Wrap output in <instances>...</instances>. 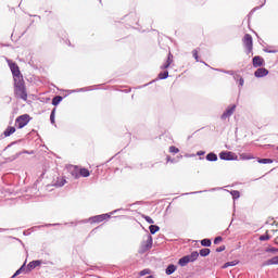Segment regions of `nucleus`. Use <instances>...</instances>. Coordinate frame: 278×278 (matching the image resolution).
<instances>
[{
  "label": "nucleus",
  "instance_id": "28",
  "mask_svg": "<svg viewBox=\"0 0 278 278\" xmlns=\"http://www.w3.org/2000/svg\"><path fill=\"white\" fill-rule=\"evenodd\" d=\"M202 247H212V240L210 239H203L201 240Z\"/></svg>",
  "mask_w": 278,
  "mask_h": 278
},
{
  "label": "nucleus",
  "instance_id": "25",
  "mask_svg": "<svg viewBox=\"0 0 278 278\" xmlns=\"http://www.w3.org/2000/svg\"><path fill=\"white\" fill-rule=\"evenodd\" d=\"M229 266H238V261L227 262L222 266V268H229Z\"/></svg>",
  "mask_w": 278,
  "mask_h": 278
},
{
  "label": "nucleus",
  "instance_id": "6",
  "mask_svg": "<svg viewBox=\"0 0 278 278\" xmlns=\"http://www.w3.org/2000/svg\"><path fill=\"white\" fill-rule=\"evenodd\" d=\"M219 160H225L226 162L238 161V154L231 151H223L219 153Z\"/></svg>",
  "mask_w": 278,
  "mask_h": 278
},
{
  "label": "nucleus",
  "instance_id": "45",
  "mask_svg": "<svg viewBox=\"0 0 278 278\" xmlns=\"http://www.w3.org/2000/svg\"><path fill=\"white\" fill-rule=\"evenodd\" d=\"M18 155H21V152L16 154V157H18Z\"/></svg>",
  "mask_w": 278,
  "mask_h": 278
},
{
  "label": "nucleus",
  "instance_id": "44",
  "mask_svg": "<svg viewBox=\"0 0 278 278\" xmlns=\"http://www.w3.org/2000/svg\"><path fill=\"white\" fill-rule=\"evenodd\" d=\"M147 278H155V277H153V276L150 275V276H148Z\"/></svg>",
  "mask_w": 278,
  "mask_h": 278
},
{
  "label": "nucleus",
  "instance_id": "15",
  "mask_svg": "<svg viewBox=\"0 0 278 278\" xmlns=\"http://www.w3.org/2000/svg\"><path fill=\"white\" fill-rule=\"evenodd\" d=\"M207 162H218V155L216 153L211 152L206 155Z\"/></svg>",
  "mask_w": 278,
  "mask_h": 278
},
{
  "label": "nucleus",
  "instance_id": "16",
  "mask_svg": "<svg viewBox=\"0 0 278 278\" xmlns=\"http://www.w3.org/2000/svg\"><path fill=\"white\" fill-rule=\"evenodd\" d=\"M175 270H177V266L170 264L167 266V268L165 269V274L166 275H173V273H175Z\"/></svg>",
  "mask_w": 278,
  "mask_h": 278
},
{
  "label": "nucleus",
  "instance_id": "32",
  "mask_svg": "<svg viewBox=\"0 0 278 278\" xmlns=\"http://www.w3.org/2000/svg\"><path fill=\"white\" fill-rule=\"evenodd\" d=\"M143 218L146 222L149 223V225H153L155 222L153 220V218H151L150 216L148 215H143Z\"/></svg>",
  "mask_w": 278,
  "mask_h": 278
},
{
  "label": "nucleus",
  "instance_id": "19",
  "mask_svg": "<svg viewBox=\"0 0 278 278\" xmlns=\"http://www.w3.org/2000/svg\"><path fill=\"white\" fill-rule=\"evenodd\" d=\"M211 252L212 251L210 249L204 248V249L200 250L199 255H201V257H207V255H210Z\"/></svg>",
  "mask_w": 278,
  "mask_h": 278
},
{
  "label": "nucleus",
  "instance_id": "1",
  "mask_svg": "<svg viewBox=\"0 0 278 278\" xmlns=\"http://www.w3.org/2000/svg\"><path fill=\"white\" fill-rule=\"evenodd\" d=\"M14 94L16 99L27 101V89L25 88V80L23 78L20 80H14Z\"/></svg>",
  "mask_w": 278,
  "mask_h": 278
},
{
  "label": "nucleus",
  "instance_id": "11",
  "mask_svg": "<svg viewBox=\"0 0 278 278\" xmlns=\"http://www.w3.org/2000/svg\"><path fill=\"white\" fill-rule=\"evenodd\" d=\"M266 75H268V70L261 67L258 70L255 71L254 76L255 77H266Z\"/></svg>",
  "mask_w": 278,
  "mask_h": 278
},
{
  "label": "nucleus",
  "instance_id": "36",
  "mask_svg": "<svg viewBox=\"0 0 278 278\" xmlns=\"http://www.w3.org/2000/svg\"><path fill=\"white\" fill-rule=\"evenodd\" d=\"M144 275H151V269H143L140 271L141 277H144Z\"/></svg>",
  "mask_w": 278,
  "mask_h": 278
},
{
  "label": "nucleus",
  "instance_id": "26",
  "mask_svg": "<svg viewBox=\"0 0 278 278\" xmlns=\"http://www.w3.org/2000/svg\"><path fill=\"white\" fill-rule=\"evenodd\" d=\"M258 164H273V159H258Z\"/></svg>",
  "mask_w": 278,
  "mask_h": 278
},
{
  "label": "nucleus",
  "instance_id": "10",
  "mask_svg": "<svg viewBox=\"0 0 278 278\" xmlns=\"http://www.w3.org/2000/svg\"><path fill=\"white\" fill-rule=\"evenodd\" d=\"M170 64H173V53L169 52L166 62L161 65V71H166L170 67Z\"/></svg>",
  "mask_w": 278,
  "mask_h": 278
},
{
  "label": "nucleus",
  "instance_id": "17",
  "mask_svg": "<svg viewBox=\"0 0 278 278\" xmlns=\"http://www.w3.org/2000/svg\"><path fill=\"white\" fill-rule=\"evenodd\" d=\"M16 131V128L15 127H8L5 130H4V136L5 138L12 136V134H14Z\"/></svg>",
  "mask_w": 278,
  "mask_h": 278
},
{
  "label": "nucleus",
  "instance_id": "31",
  "mask_svg": "<svg viewBox=\"0 0 278 278\" xmlns=\"http://www.w3.org/2000/svg\"><path fill=\"white\" fill-rule=\"evenodd\" d=\"M230 194H231L232 199H240V191H238V190H232L230 192Z\"/></svg>",
  "mask_w": 278,
  "mask_h": 278
},
{
  "label": "nucleus",
  "instance_id": "33",
  "mask_svg": "<svg viewBox=\"0 0 278 278\" xmlns=\"http://www.w3.org/2000/svg\"><path fill=\"white\" fill-rule=\"evenodd\" d=\"M192 55H193L194 60H195L197 62H199V49H194V50L192 51Z\"/></svg>",
  "mask_w": 278,
  "mask_h": 278
},
{
  "label": "nucleus",
  "instance_id": "34",
  "mask_svg": "<svg viewBox=\"0 0 278 278\" xmlns=\"http://www.w3.org/2000/svg\"><path fill=\"white\" fill-rule=\"evenodd\" d=\"M169 153H179V148H177L175 146H170L169 147Z\"/></svg>",
  "mask_w": 278,
  "mask_h": 278
},
{
  "label": "nucleus",
  "instance_id": "30",
  "mask_svg": "<svg viewBox=\"0 0 278 278\" xmlns=\"http://www.w3.org/2000/svg\"><path fill=\"white\" fill-rule=\"evenodd\" d=\"M159 79H168V71L161 72L159 74Z\"/></svg>",
  "mask_w": 278,
  "mask_h": 278
},
{
  "label": "nucleus",
  "instance_id": "41",
  "mask_svg": "<svg viewBox=\"0 0 278 278\" xmlns=\"http://www.w3.org/2000/svg\"><path fill=\"white\" fill-rule=\"evenodd\" d=\"M227 75H233V71H226Z\"/></svg>",
  "mask_w": 278,
  "mask_h": 278
},
{
  "label": "nucleus",
  "instance_id": "20",
  "mask_svg": "<svg viewBox=\"0 0 278 278\" xmlns=\"http://www.w3.org/2000/svg\"><path fill=\"white\" fill-rule=\"evenodd\" d=\"M239 79V86L242 88V86H244V78H242L240 75L236 74L233 75V80L238 81Z\"/></svg>",
  "mask_w": 278,
  "mask_h": 278
},
{
  "label": "nucleus",
  "instance_id": "2",
  "mask_svg": "<svg viewBox=\"0 0 278 278\" xmlns=\"http://www.w3.org/2000/svg\"><path fill=\"white\" fill-rule=\"evenodd\" d=\"M197 260H199V252L193 251L191 252V254L185 255L181 258H179L178 264L179 266L184 267L188 266V264L192 262H197Z\"/></svg>",
  "mask_w": 278,
  "mask_h": 278
},
{
  "label": "nucleus",
  "instance_id": "43",
  "mask_svg": "<svg viewBox=\"0 0 278 278\" xmlns=\"http://www.w3.org/2000/svg\"><path fill=\"white\" fill-rule=\"evenodd\" d=\"M268 53H275V51L269 50Z\"/></svg>",
  "mask_w": 278,
  "mask_h": 278
},
{
  "label": "nucleus",
  "instance_id": "40",
  "mask_svg": "<svg viewBox=\"0 0 278 278\" xmlns=\"http://www.w3.org/2000/svg\"><path fill=\"white\" fill-rule=\"evenodd\" d=\"M197 155H205V151H199L197 152Z\"/></svg>",
  "mask_w": 278,
  "mask_h": 278
},
{
  "label": "nucleus",
  "instance_id": "38",
  "mask_svg": "<svg viewBox=\"0 0 278 278\" xmlns=\"http://www.w3.org/2000/svg\"><path fill=\"white\" fill-rule=\"evenodd\" d=\"M220 242H223V237H216L214 239V244H220Z\"/></svg>",
  "mask_w": 278,
  "mask_h": 278
},
{
  "label": "nucleus",
  "instance_id": "14",
  "mask_svg": "<svg viewBox=\"0 0 278 278\" xmlns=\"http://www.w3.org/2000/svg\"><path fill=\"white\" fill-rule=\"evenodd\" d=\"M278 264V256H274L263 263V266H273Z\"/></svg>",
  "mask_w": 278,
  "mask_h": 278
},
{
  "label": "nucleus",
  "instance_id": "18",
  "mask_svg": "<svg viewBox=\"0 0 278 278\" xmlns=\"http://www.w3.org/2000/svg\"><path fill=\"white\" fill-rule=\"evenodd\" d=\"M70 170H71L73 177H75L76 179H77V177H79V170L77 169V166H73V165H72V166L70 167Z\"/></svg>",
  "mask_w": 278,
  "mask_h": 278
},
{
  "label": "nucleus",
  "instance_id": "37",
  "mask_svg": "<svg viewBox=\"0 0 278 278\" xmlns=\"http://www.w3.org/2000/svg\"><path fill=\"white\" fill-rule=\"evenodd\" d=\"M260 240H261V242H264V241H266V240H270V236H268V235H263V236L260 237Z\"/></svg>",
  "mask_w": 278,
  "mask_h": 278
},
{
  "label": "nucleus",
  "instance_id": "21",
  "mask_svg": "<svg viewBox=\"0 0 278 278\" xmlns=\"http://www.w3.org/2000/svg\"><path fill=\"white\" fill-rule=\"evenodd\" d=\"M62 96H55L53 99H52V105H60V103H62Z\"/></svg>",
  "mask_w": 278,
  "mask_h": 278
},
{
  "label": "nucleus",
  "instance_id": "22",
  "mask_svg": "<svg viewBox=\"0 0 278 278\" xmlns=\"http://www.w3.org/2000/svg\"><path fill=\"white\" fill-rule=\"evenodd\" d=\"M79 175L80 177H90V170H88L87 168H80Z\"/></svg>",
  "mask_w": 278,
  "mask_h": 278
},
{
  "label": "nucleus",
  "instance_id": "12",
  "mask_svg": "<svg viewBox=\"0 0 278 278\" xmlns=\"http://www.w3.org/2000/svg\"><path fill=\"white\" fill-rule=\"evenodd\" d=\"M252 62H253V67L257 68L258 66H263L264 59H262V56H254Z\"/></svg>",
  "mask_w": 278,
  "mask_h": 278
},
{
  "label": "nucleus",
  "instance_id": "23",
  "mask_svg": "<svg viewBox=\"0 0 278 278\" xmlns=\"http://www.w3.org/2000/svg\"><path fill=\"white\" fill-rule=\"evenodd\" d=\"M149 229H150V233H152V236H153V235L157 233V231H160V226L151 225V226H149Z\"/></svg>",
  "mask_w": 278,
  "mask_h": 278
},
{
  "label": "nucleus",
  "instance_id": "3",
  "mask_svg": "<svg viewBox=\"0 0 278 278\" xmlns=\"http://www.w3.org/2000/svg\"><path fill=\"white\" fill-rule=\"evenodd\" d=\"M152 248H153V237L151 235H148L147 240L141 242V245L139 248L140 255H143V253H147V251H151Z\"/></svg>",
  "mask_w": 278,
  "mask_h": 278
},
{
  "label": "nucleus",
  "instance_id": "27",
  "mask_svg": "<svg viewBox=\"0 0 278 278\" xmlns=\"http://www.w3.org/2000/svg\"><path fill=\"white\" fill-rule=\"evenodd\" d=\"M50 122H51V125H55V109H53L51 111V114H50Z\"/></svg>",
  "mask_w": 278,
  "mask_h": 278
},
{
  "label": "nucleus",
  "instance_id": "4",
  "mask_svg": "<svg viewBox=\"0 0 278 278\" xmlns=\"http://www.w3.org/2000/svg\"><path fill=\"white\" fill-rule=\"evenodd\" d=\"M243 45L245 47V53L249 55L253 53V37L250 34H245L243 37Z\"/></svg>",
  "mask_w": 278,
  "mask_h": 278
},
{
  "label": "nucleus",
  "instance_id": "29",
  "mask_svg": "<svg viewBox=\"0 0 278 278\" xmlns=\"http://www.w3.org/2000/svg\"><path fill=\"white\" fill-rule=\"evenodd\" d=\"M24 270H25V264L22 265L21 268H18L11 278L18 277V275H21V273H23Z\"/></svg>",
  "mask_w": 278,
  "mask_h": 278
},
{
  "label": "nucleus",
  "instance_id": "8",
  "mask_svg": "<svg viewBox=\"0 0 278 278\" xmlns=\"http://www.w3.org/2000/svg\"><path fill=\"white\" fill-rule=\"evenodd\" d=\"M233 112H236V104H232L226 109V111L220 116L222 121H227V118H229Z\"/></svg>",
  "mask_w": 278,
  "mask_h": 278
},
{
  "label": "nucleus",
  "instance_id": "7",
  "mask_svg": "<svg viewBox=\"0 0 278 278\" xmlns=\"http://www.w3.org/2000/svg\"><path fill=\"white\" fill-rule=\"evenodd\" d=\"M30 121V117L28 114H24L18 116L15 119V125H17L18 129H23V127H25Z\"/></svg>",
  "mask_w": 278,
  "mask_h": 278
},
{
  "label": "nucleus",
  "instance_id": "9",
  "mask_svg": "<svg viewBox=\"0 0 278 278\" xmlns=\"http://www.w3.org/2000/svg\"><path fill=\"white\" fill-rule=\"evenodd\" d=\"M105 218H110V215H108V214L96 215L90 218V222L91 223H103V220H105Z\"/></svg>",
  "mask_w": 278,
  "mask_h": 278
},
{
  "label": "nucleus",
  "instance_id": "5",
  "mask_svg": "<svg viewBox=\"0 0 278 278\" xmlns=\"http://www.w3.org/2000/svg\"><path fill=\"white\" fill-rule=\"evenodd\" d=\"M9 66L11 68L14 81L23 79V75L21 74V70L18 68V65L16 63L9 62Z\"/></svg>",
  "mask_w": 278,
  "mask_h": 278
},
{
  "label": "nucleus",
  "instance_id": "24",
  "mask_svg": "<svg viewBox=\"0 0 278 278\" xmlns=\"http://www.w3.org/2000/svg\"><path fill=\"white\" fill-rule=\"evenodd\" d=\"M238 160H253V155L248 153H241Z\"/></svg>",
  "mask_w": 278,
  "mask_h": 278
},
{
  "label": "nucleus",
  "instance_id": "35",
  "mask_svg": "<svg viewBox=\"0 0 278 278\" xmlns=\"http://www.w3.org/2000/svg\"><path fill=\"white\" fill-rule=\"evenodd\" d=\"M265 253H278V249L277 248H267L265 250Z\"/></svg>",
  "mask_w": 278,
  "mask_h": 278
},
{
  "label": "nucleus",
  "instance_id": "13",
  "mask_svg": "<svg viewBox=\"0 0 278 278\" xmlns=\"http://www.w3.org/2000/svg\"><path fill=\"white\" fill-rule=\"evenodd\" d=\"M41 264H42V261H31L27 265V270H34V268H38V266H40Z\"/></svg>",
  "mask_w": 278,
  "mask_h": 278
},
{
  "label": "nucleus",
  "instance_id": "39",
  "mask_svg": "<svg viewBox=\"0 0 278 278\" xmlns=\"http://www.w3.org/2000/svg\"><path fill=\"white\" fill-rule=\"evenodd\" d=\"M223 251H225V245H220L216 249V253H223Z\"/></svg>",
  "mask_w": 278,
  "mask_h": 278
},
{
  "label": "nucleus",
  "instance_id": "46",
  "mask_svg": "<svg viewBox=\"0 0 278 278\" xmlns=\"http://www.w3.org/2000/svg\"><path fill=\"white\" fill-rule=\"evenodd\" d=\"M0 231H3V229L0 228Z\"/></svg>",
  "mask_w": 278,
  "mask_h": 278
},
{
  "label": "nucleus",
  "instance_id": "42",
  "mask_svg": "<svg viewBox=\"0 0 278 278\" xmlns=\"http://www.w3.org/2000/svg\"><path fill=\"white\" fill-rule=\"evenodd\" d=\"M66 184V179H63L61 182H60V186H64Z\"/></svg>",
  "mask_w": 278,
  "mask_h": 278
}]
</instances>
